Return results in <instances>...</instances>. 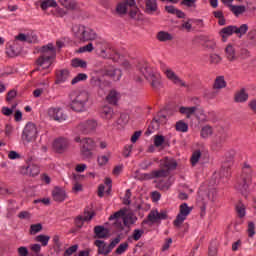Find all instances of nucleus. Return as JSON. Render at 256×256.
<instances>
[{
  "label": "nucleus",
  "instance_id": "f257e3e1",
  "mask_svg": "<svg viewBox=\"0 0 256 256\" xmlns=\"http://www.w3.org/2000/svg\"><path fill=\"white\" fill-rule=\"evenodd\" d=\"M57 59V50L53 43H49L40 48V56L36 59V65L41 69H49Z\"/></svg>",
  "mask_w": 256,
  "mask_h": 256
},
{
  "label": "nucleus",
  "instance_id": "f03ea898",
  "mask_svg": "<svg viewBox=\"0 0 256 256\" xmlns=\"http://www.w3.org/2000/svg\"><path fill=\"white\" fill-rule=\"evenodd\" d=\"M159 169L154 171V179H165L171 175V171L177 169V161L173 158L165 157L160 160Z\"/></svg>",
  "mask_w": 256,
  "mask_h": 256
},
{
  "label": "nucleus",
  "instance_id": "7ed1b4c3",
  "mask_svg": "<svg viewBox=\"0 0 256 256\" xmlns=\"http://www.w3.org/2000/svg\"><path fill=\"white\" fill-rule=\"evenodd\" d=\"M72 32L74 33L76 39H79L82 43H87V41H95L97 39V32L91 28H87L84 25L76 24L72 27Z\"/></svg>",
  "mask_w": 256,
  "mask_h": 256
},
{
  "label": "nucleus",
  "instance_id": "20e7f679",
  "mask_svg": "<svg viewBox=\"0 0 256 256\" xmlns=\"http://www.w3.org/2000/svg\"><path fill=\"white\" fill-rule=\"evenodd\" d=\"M140 73L144 75L145 79L150 82L151 87L154 89H161L163 87V81L161 80V74L152 70L151 67L144 65L140 68Z\"/></svg>",
  "mask_w": 256,
  "mask_h": 256
},
{
  "label": "nucleus",
  "instance_id": "39448f33",
  "mask_svg": "<svg viewBox=\"0 0 256 256\" xmlns=\"http://www.w3.org/2000/svg\"><path fill=\"white\" fill-rule=\"evenodd\" d=\"M169 219L167 210H158L157 208L150 210L146 219L143 221L145 225H155Z\"/></svg>",
  "mask_w": 256,
  "mask_h": 256
},
{
  "label": "nucleus",
  "instance_id": "423d86ee",
  "mask_svg": "<svg viewBox=\"0 0 256 256\" xmlns=\"http://www.w3.org/2000/svg\"><path fill=\"white\" fill-rule=\"evenodd\" d=\"M247 31H249V26L247 24H242L240 27L230 25V26L222 28L220 31V35H221L223 41H227V37H231V35H233V33H235L236 35H239V37H241L242 35H245V33H247Z\"/></svg>",
  "mask_w": 256,
  "mask_h": 256
},
{
  "label": "nucleus",
  "instance_id": "0eeeda50",
  "mask_svg": "<svg viewBox=\"0 0 256 256\" xmlns=\"http://www.w3.org/2000/svg\"><path fill=\"white\" fill-rule=\"evenodd\" d=\"M97 147L93 138H83L80 145V155L83 159H91L93 157V151Z\"/></svg>",
  "mask_w": 256,
  "mask_h": 256
},
{
  "label": "nucleus",
  "instance_id": "6e6552de",
  "mask_svg": "<svg viewBox=\"0 0 256 256\" xmlns=\"http://www.w3.org/2000/svg\"><path fill=\"white\" fill-rule=\"evenodd\" d=\"M39 131L37 130V125L32 122H29L25 125L22 132V141L24 143H33L37 139Z\"/></svg>",
  "mask_w": 256,
  "mask_h": 256
},
{
  "label": "nucleus",
  "instance_id": "1a4fd4ad",
  "mask_svg": "<svg viewBox=\"0 0 256 256\" xmlns=\"http://www.w3.org/2000/svg\"><path fill=\"white\" fill-rule=\"evenodd\" d=\"M161 67L165 77L168 79V81H171L173 85H177L178 87H187L185 81H183V79H181V77L175 73L174 69L165 64H163Z\"/></svg>",
  "mask_w": 256,
  "mask_h": 256
},
{
  "label": "nucleus",
  "instance_id": "9d476101",
  "mask_svg": "<svg viewBox=\"0 0 256 256\" xmlns=\"http://www.w3.org/2000/svg\"><path fill=\"white\" fill-rule=\"evenodd\" d=\"M87 101H89V93L80 92L75 99L71 102V109L73 111H77L80 113L81 111H85V105H87Z\"/></svg>",
  "mask_w": 256,
  "mask_h": 256
},
{
  "label": "nucleus",
  "instance_id": "9b49d317",
  "mask_svg": "<svg viewBox=\"0 0 256 256\" xmlns=\"http://www.w3.org/2000/svg\"><path fill=\"white\" fill-rule=\"evenodd\" d=\"M253 177V169L251 168V165H249L247 162L244 163L242 167V174L240 176V179L242 182H240L239 189H247L249 187V183H251V179Z\"/></svg>",
  "mask_w": 256,
  "mask_h": 256
},
{
  "label": "nucleus",
  "instance_id": "f8f14e48",
  "mask_svg": "<svg viewBox=\"0 0 256 256\" xmlns=\"http://www.w3.org/2000/svg\"><path fill=\"white\" fill-rule=\"evenodd\" d=\"M192 211V208L187 205V203H183L180 205L179 213L176 216V219L174 220V227H181L185 220L187 219V216L190 215Z\"/></svg>",
  "mask_w": 256,
  "mask_h": 256
},
{
  "label": "nucleus",
  "instance_id": "ddd939ff",
  "mask_svg": "<svg viewBox=\"0 0 256 256\" xmlns=\"http://www.w3.org/2000/svg\"><path fill=\"white\" fill-rule=\"evenodd\" d=\"M97 129V122L95 120H86L81 122L77 126V131L82 133L83 135H89V133H93Z\"/></svg>",
  "mask_w": 256,
  "mask_h": 256
},
{
  "label": "nucleus",
  "instance_id": "4468645a",
  "mask_svg": "<svg viewBox=\"0 0 256 256\" xmlns=\"http://www.w3.org/2000/svg\"><path fill=\"white\" fill-rule=\"evenodd\" d=\"M20 175H28V177H37L39 173H41V170L39 169V166L35 164H28L21 166L19 168Z\"/></svg>",
  "mask_w": 256,
  "mask_h": 256
},
{
  "label": "nucleus",
  "instance_id": "2eb2a0df",
  "mask_svg": "<svg viewBox=\"0 0 256 256\" xmlns=\"http://www.w3.org/2000/svg\"><path fill=\"white\" fill-rule=\"evenodd\" d=\"M48 117H50V119H52L53 121H58L59 123L67 119V115L63 112V109H61L60 107L49 108Z\"/></svg>",
  "mask_w": 256,
  "mask_h": 256
},
{
  "label": "nucleus",
  "instance_id": "dca6fc26",
  "mask_svg": "<svg viewBox=\"0 0 256 256\" xmlns=\"http://www.w3.org/2000/svg\"><path fill=\"white\" fill-rule=\"evenodd\" d=\"M53 148L55 149L56 153H65L67 149H69V139L65 137H59L54 140Z\"/></svg>",
  "mask_w": 256,
  "mask_h": 256
},
{
  "label": "nucleus",
  "instance_id": "f3484780",
  "mask_svg": "<svg viewBox=\"0 0 256 256\" xmlns=\"http://www.w3.org/2000/svg\"><path fill=\"white\" fill-rule=\"evenodd\" d=\"M94 41L96 51H100L101 57H103V59H107V48L109 47L107 42L99 37V35L94 39Z\"/></svg>",
  "mask_w": 256,
  "mask_h": 256
},
{
  "label": "nucleus",
  "instance_id": "a211bd4d",
  "mask_svg": "<svg viewBox=\"0 0 256 256\" xmlns=\"http://www.w3.org/2000/svg\"><path fill=\"white\" fill-rule=\"evenodd\" d=\"M131 7H135V0H122V2L116 6V13H118V15H125Z\"/></svg>",
  "mask_w": 256,
  "mask_h": 256
},
{
  "label": "nucleus",
  "instance_id": "6ab92c4d",
  "mask_svg": "<svg viewBox=\"0 0 256 256\" xmlns=\"http://www.w3.org/2000/svg\"><path fill=\"white\" fill-rule=\"evenodd\" d=\"M104 75L113 79V81H119L123 75L120 69L113 68V66L104 67Z\"/></svg>",
  "mask_w": 256,
  "mask_h": 256
},
{
  "label": "nucleus",
  "instance_id": "aec40b11",
  "mask_svg": "<svg viewBox=\"0 0 256 256\" xmlns=\"http://www.w3.org/2000/svg\"><path fill=\"white\" fill-rule=\"evenodd\" d=\"M52 198L54 201H56V203H63V201L67 199V193L65 190L55 187L52 191Z\"/></svg>",
  "mask_w": 256,
  "mask_h": 256
},
{
  "label": "nucleus",
  "instance_id": "412c9836",
  "mask_svg": "<svg viewBox=\"0 0 256 256\" xmlns=\"http://www.w3.org/2000/svg\"><path fill=\"white\" fill-rule=\"evenodd\" d=\"M225 57L227 61H230V63H233L234 61H237V51L235 50V46L228 44L225 48Z\"/></svg>",
  "mask_w": 256,
  "mask_h": 256
},
{
  "label": "nucleus",
  "instance_id": "4be33fe9",
  "mask_svg": "<svg viewBox=\"0 0 256 256\" xmlns=\"http://www.w3.org/2000/svg\"><path fill=\"white\" fill-rule=\"evenodd\" d=\"M159 6L157 5V0H145L144 13L147 15H153V13H157Z\"/></svg>",
  "mask_w": 256,
  "mask_h": 256
},
{
  "label": "nucleus",
  "instance_id": "5701e85b",
  "mask_svg": "<svg viewBox=\"0 0 256 256\" xmlns=\"http://www.w3.org/2000/svg\"><path fill=\"white\" fill-rule=\"evenodd\" d=\"M100 116L102 119H105V121H111L113 117H115V111L110 106H103L100 110Z\"/></svg>",
  "mask_w": 256,
  "mask_h": 256
},
{
  "label": "nucleus",
  "instance_id": "b1692460",
  "mask_svg": "<svg viewBox=\"0 0 256 256\" xmlns=\"http://www.w3.org/2000/svg\"><path fill=\"white\" fill-rule=\"evenodd\" d=\"M167 121V117L163 114H159L158 118H154L149 126V131L150 133L152 131H157V129H159V126L161 125V123H166Z\"/></svg>",
  "mask_w": 256,
  "mask_h": 256
},
{
  "label": "nucleus",
  "instance_id": "393cba45",
  "mask_svg": "<svg viewBox=\"0 0 256 256\" xmlns=\"http://www.w3.org/2000/svg\"><path fill=\"white\" fill-rule=\"evenodd\" d=\"M93 217H95V212H84L83 216H78L75 219L76 227H79L81 229V227H83V222L91 221V219H93Z\"/></svg>",
  "mask_w": 256,
  "mask_h": 256
},
{
  "label": "nucleus",
  "instance_id": "a878e982",
  "mask_svg": "<svg viewBox=\"0 0 256 256\" xmlns=\"http://www.w3.org/2000/svg\"><path fill=\"white\" fill-rule=\"evenodd\" d=\"M249 100V93L245 89L237 91L234 95L235 103H246Z\"/></svg>",
  "mask_w": 256,
  "mask_h": 256
},
{
  "label": "nucleus",
  "instance_id": "bb28decb",
  "mask_svg": "<svg viewBox=\"0 0 256 256\" xmlns=\"http://www.w3.org/2000/svg\"><path fill=\"white\" fill-rule=\"evenodd\" d=\"M94 245L98 247L99 255H109L111 253V249H109V247L107 248V244L105 243V241L96 240L94 242Z\"/></svg>",
  "mask_w": 256,
  "mask_h": 256
},
{
  "label": "nucleus",
  "instance_id": "cd10ccee",
  "mask_svg": "<svg viewBox=\"0 0 256 256\" xmlns=\"http://www.w3.org/2000/svg\"><path fill=\"white\" fill-rule=\"evenodd\" d=\"M197 106H192V107H185L182 106L179 108V112L181 115H186V119H191L195 113H197Z\"/></svg>",
  "mask_w": 256,
  "mask_h": 256
},
{
  "label": "nucleus",
  "instance_id": "c85d7f7f",
  "mask_svg": "<svg viewBox=\"0 0 256 256\" xmlns=\"http://www.w3.org/2000/svg\"><path fill=\"white\" fill-rule=\"evenodd\" d=\"M94 233L98 239H105L109 237V230L103 226H96L94 228Z\"/></svg>",
  "mask_w": 256,
  "mask_h": 256
},
{
  "label": "nucleus",
  "instance_id": "c756f323",
  "mask_svg": "<svg viewBox=\"0 0 256 256\" xmlns=\"http://www.w3.org/2000/svg\"><path fill=\"white\" fill-rule=\"evenodd\" d=\"M69 79V70H59L56 74V84L65 83Z\"/></svg>",
  "mask_w": 256,
  "mask_h": 256
},
{
  "label": "nucleus",
  "instance_id": "7c9ffc66",
  "mask_svg": "<svg viewBox=\"0 0 256 256\" xmlns=\"http://www.w3.org/2000/svg\"><path fill=\"white\" fill-rule=\"evenodd\" d=\"M156 39H158L160 43H167V41H173V36L167 31H160L157 33Z\"/></svg>",
  "mask_w": 256,
  "mask_h": 256
},
{
  "label": "nucleus",
  "instance_id": "2f4dec72",
  "mask_svg": "<svg viewBox=\"0 0 256 256\" xmlns=\"http://www.w3.org/2000/svg\"><path fill=\"white\" fill-rule=\"evenodd\" d=\"M62 5L68 11H77V9H79V3H77V0H64Z\"/></svg>",
  "mask_w": 256,
  "mask_h": 256
},
{
  "label": "nucleus",
  "instance_id": "473e14b6",
  "mask_svg": "<svg viewBox=\"0 0 256 256\" xmlns=\"http://www.w3.org/2000/svg\"><path fill=\"white\" fill-rule=\"evenodd\" d=\"M230 11L235 15V17H239V15H243L247 8L243 5H230Z\"/></svg>",
  "mask_w": 256,
  "mask_h": 256
},
{
  "label": "nucleus",
  "instance_id": "72a5a7b5",
  "mask_svg": "<svg viewBox=\"0 0 256 256\" xmlns=\"http://www.w3.org/2000/svg\"><path fill=\"white\" fill-rule=\"evenodd\" d=\"M226 87H227V82L225 81V77L224 76L216 77L213 84V89H225Z\"/></svg>",
  "mask_w": 256,
  "mask_h": 256
},
{
  "label": "nucleus",
  "instance_id": "f704fd0d",
  "mask_svg": "<svg viewBox=\"0 0 256 256\" xmlns=\"http://www.w3.org/2000/svg\"><path fill=\"white\" fill-rule=\"evenodd\" d=\"M106 101L110 103V105H117V101H119V93L115 90H111L106 97Z\"/></svg>",
  "mask_w": 256,
  "mask_h": 256
},
{
  "label": "nucleus",
  "instance_id": "c9c22d12",
  "mask_svg": "<svg viewBox=\"0 0 256 256\" xmlns=\"http://www.w3.org/2000/svg\"><path fill=\"white\" fill-rule=\"evenodd\" d=\"M17 41H25L26 43H35V41H37V36L34 35L31 37V35L29 34H19L18 36H16Z\"/></svg>",
  "mask_w": 256,
  "mask_h": 256
},
{
  "label": "nucleus",
  "instance_id": "e433bc0d",
  "mask_svg": "<svg viewBox=\"0 0 256 256\" xmlns=\"http://www.w3.org/2000/svg\"><path fill=\"white\" fill-rule=\"evenodd\" d=\"M211 135H213V127H211L209 125H205L204 127H202V129L200 131V137L202 139H209V137H211Z\"/></svg>",
  "mask_w": 256,
  "mask_h": 256
},
{
  "label": "nucleus",
  "instance_id": "4c0bfd02",
  "mask_svg": "<svg viewBox=\"0 0 256 256\" xmlns=\"http://www.w3.org/2000/svg\"><path fill=\"white\" fill-rule=\"evenodd\" d=\"M40 7L42 11H47L50 7H57V1L55 0H41Z\"/></svg>",
  "mask_w": 256,
  "mask_h": 256
},
{
  "label": "nucleus",
  "instance_id": "58836bf2",
  "mask_svg": "<svg viewBox=\"0 0 256 256\" xmlns=\"http://www.w3.org/2000/svg\"><path fill=\"white\" fill-rule=\"evenodd\" d=\"M171 185H173V182L171 181V178H169L166 181H159L157 183V188L160 189V191H169Z\"/></svg>",
  "mask_w": 256,
  "mask_h": 256
},
{
  "label": "nucleus",
  "instance_id": "ea45409f",
  "mask_svg": "<svg viewBox=\"0 0 256 256\" xmlns=\"http://www.w3.org/2000/svg\"><path fill=\"white\" fill-rule=\"evenodd\" d=\"M71 65L74 68L80 67L81 69H87V62L85 60H82L80 58L72 59Z\"/></svg>",
  "mask_w": 256,
  "mask_h": 256
},
{
  "label": "nucleus",
  "instance_id": "a19ab883",
  "mask_svg": "<svg viewBox=\"0 0 256 256\" xmlns=\"http://www.w3.org/2000/svg\"><path fill=\"white\" fill-rule=\"evenodd\" d=\"M176 131H179L180 133H187V131H189V125L183 120H180L176 123Z\"/></svg>",
  "mask_w": 256,
  "mask_h": 256
},
{
  "label": "nucleus",
  "instance_id": "79ce46f5",
  "mask_svg": "<svg viewBox=\"0 0 256 256\" xmlns=\"http://www.w3.org/2000/svg\"><path fill=\"white\" fill-rule=\"evenodd\" d=\"M49 239H51V237H49L48 235L40 234L36 236L35 241L41 243L42 247H47V245H49Z\"/></svg>",
  "mask_w": 256,
  "mask_h": 256
},
{
  "label": "nucleus",
  "instance_id": "37998d69",
  "mask_svg": "<svg viewBox=\"0 0 256 256\" xmlns=\"http://www.w3.org/2000/svg\"><path fill=\"white\" fill-rule=\"evenodd\" d=\"M225 141H227V134L223 133L219 136H216L215 141H214V145H215L216 149L221 147Z\"/></svg>",
  "mask_w": 256,
  "mask_h": 256
},
{
  "label": "nucleus",
  "instance_id": "c03bdc74",
  "mask_svg": "<svg viewBox=\"0 0 256 256\" xmlns=\"http://www.w3.org/2000/svg\"><path fill=\"white\" fill-rule=\"evenodd\" d=\"M137 221V218L133 214H127L123 217V223L124 225H133Z\"/></svg>",
  "mask_w": 256,
  "mask_h": 256
},
{
  "label": "nucleus",
  "instance_id": "a18cd8bd",
  "mask_svg": "<svg viewBox=\"0 0 256 256\" xmlns=\"http://www.w3.org/2000/svg\"><path fill=\"white\" fill-rule=\"evenodd\" d=\"M199 159H201V150H196L193 152L190 159L193 167H195V165L199 163Z\"/></svg>",
  "mask_w": 256,
  "mask_h": 256
},
{
  "label": "nucleus",
  "instance_id": "49530a36",
  "mask_svg": "<svg viewBox=\"0 0 256 256\" xmlns=\"http://www.w3.org/2000/svg\"><path fill=\"white\" fill-rule=\"evenodd\" d=\"M145 235V230L143 229H135L132 233L131 239L134 241H139Z\"/></svg>",
  "mask_w": 256,
  "mask_h": 256
},
{
  "label": "nucleus",
  "instance_id": "de8ad7c7",
  "mask_svg": "<svg viewBox=\"0 0 256 256\" xmlns=\"http://www.w3.org/2000/svg\"><path fill=\"white\" fill-rule=\"evenodd\" d=\"M80 81H87V74L79 73L72 79L71 85H77V83H79Z\"/></svg>",
  "mask_w": 256,
  "mask_h": 256
},
{
  "label": "nucleus",
  "instance_id": "09e8293b",
  "mask_svg": "<svg viewBox=\"0 0 256 256\" xmlns=\"http://www.w3.org/2000/svg\"><path fill=\"white\" fill-rule=\"evenodd\" d=\"M181 5L189 9H197V0H182Z\"/></svg>",
  "mask_w": 256,
  "mask_h": 256
},
{
  "label": "nucleus",
  "instance_id": "8fccbe9b",
  "mask_svg": "<svg viewBox=\"0 0 256 256\" xmlns=\"http://www.w3.org/2000/svg\"><path fill=\"white\" fill-rule=\"evenodd\" d=\"M127 249H129V243L123 242L118 246L115 253H116V255H123V253H125V251H127Z\"/></svg>",
  "mask_w": 256,
  "mask_h": 256
},
{
  "label": "nucleus",
  "instance_id": "3c124183",
  "mask_svg": "<svg viewBox=\"0 0 256 256\" xmlns=\"http://www.w3.org/2000/svg\"><path fill=\"white\" fill-rule=\"evenodd\" d=\"M128 11L131 19H139V8H137L136 4L132 6Z\"/></svg>",
  "mask_w": 256,
  "mask_h": 256
},
{
  "label": "nucleus",
  "instance_id": "603ef678",
  "mask_svg": "<svg viewBox=\"0 0 256 256\" xmlns=\"http://www.w3.org/2000/svg\"><path fill=\"white\" fill-rule=\"evenodd\" d=\"M196 110V117L200 120V121H207V116H205V110H203V108H199V106H197Z\"/></svg>",
  "mask_w": 256,
  "mask_h": 256
},
{
  "label": "nucleus",
  "instance_id": "864d4df0",
  "mask_svg": "<svg viewBox=\"0 0 256 256\" xmlns=\"http://www.w3.org/2000/svg\"><path fill=\"white\" fill-rule=\"evenodd\" d=\"M236 212H237L238 217L243 218L245 216V204L238 203L236 205Z\"/></svg>",
  "mask_w": 256,
  "mask_h": 256
},
{
  "label": "nucleus",
  "instance_id": "5fc2aeb1",
  "mask_svg": "<svg viewBox=\"0 0 256 256\" xmlns=\"http://www.w3.org/2000/svg\"><path fill=\"white\" fill-rule=\"evenodd\" d=\"M43 226L41 224H32L30 226V234L31 235H37L40 231H42Z\"/></svg>",
  "mask_w": 256,
  "mask_h": 256
},
{
  "label": "nucleus",
  "instance_id": "6e6d98bb",
  "mask_svg": "<svg viewBox=\"0 0 256 256\" xmlns=\"http://www.w3.org/2000/svg\"><path fill=\"white\" fill-rule=\"evenodd\" d=\"M165 143V136L163 135H156L154 136V145L155 147H161Z\"/></svg>",
  "mask_w": 256,
  "mask_h": 256
},
{
  "label": "nucleus",
  "instance_id": "4d7b16f0",
  "mask_svg": "<svg viewBox=\"0 0 256 256\" xmlns=\"http://www.w3.org/2000/svg\"><path fill=\"white\" fill-rule=\"evenodd\" d=\"M222 58L221 56H219V54H211L210 55V63L212 65H219V63H221Z\"/></svg>",
  "mask_w": 256,
  "mask_h": 256
},
{
  "label": "nucleus",
  "instance_id": "13d9d810",
  "mask_svg": "<svg viewBox=\"0 0 256 256\" xmlns=\"http://www.w3.org/2000/svg\"><path fill=\"white\" fill-rule=\"evenodd\" d=\"M95 49L93 43H88L87 45L79 48V53H91Z\"/></svg>",
  "mask_w": 256,
  "mask_h": 256
},
{
  "label": "nucleus",
  "instance_id": "bf43d9fd",
  "mask_svg": "<svg viewBox=\"0 0 256 256\" xmlns=\"http://www.w3.org/2000/svg\"><path fill=\"white\" fill-rule=\"evenodd\" d=\"M77 249H79V245H73L65 250L64 256H71L73 253H77Z\"/></svg>",
  "mask_w": 256,
  "mask_h": 256
},
{
  "label": "nucleus",
  "instance_id": "052dcab7",
  "mask_svg": "<svg viewBox=\"0 0 256 256\" xmlns=\"http://www.w3.org/2000/svg\"><path fill=\"white\" fill-rule=\"evenodd\" d=\"M123 204L124 205H131V190H126V193L123 198Z\"/></svg>",
  "mask_w": 256,
  "mask_h": 256
},
{
  "label": "nucleus",
  "instance_id": "680f3d73",
  "mask_svg": "<svg viewBox=\"0 0 256 256\" xmlns=\"http://www.w3.org/2000/svg\"><path fill=\"white\" fill-rule=\"evenodd\" d=\"M31 251H33V253H35L36 256H43L42 254L40 255L39 253H41V245L40 244H32L30 246Z\"/></svg>",
  "mask_w": 256,
  "mask_h": 256
},
{
  "label": "nucleus",
  "instance_id": "e2e57ef3",
  "mask_svg": "<svg viewBox=\"0 0 256 256\" xmlns=\"http://www.w3.org/2000/svg\"><path fill=\"white\" fill-rule=\"evenodd\" d=\"M120 217H125V211L120 210L115 212L113 215L109 217V221H113V219H119Z\"/></svg>",
  "mask_w": 256,
  "mask_h": 256
},
{
  "label": "nucleus",
  "instance_id": "0e129e2a",
  "mask_svg": "<svg viewBox=\"0 0 256 256\" xmlns=\"http://www.w3.org/2000/svg\"><path fill=\"white\" fill-rule=\"evenodd\" d=\"M247 231H248V236L253 237L255 235V223L249 222Z\"/></svg>",
  "mask_w": 256,
  "mask_h": 256
},
{
  "label": "nucleus",
  "instance_id": "69168bd1",
  "mask_svg": "<svg viewBox=\"0 0 256 256\" xmlns=\"http://www.w3.org/2000/svg\"><path fill=\"white\" fill-rule=\"evenodd\" d=\"M106 163H109V158L107 156L98 157V165H100V167H103Z\"/></svg>",
  "mask_w": 256,
  "mask_h": 256
},
{
  "label": "nucleus",
  "instance_id": "338daca9",
  "mask_svg": "<svg viewBox=\"0 0 256 256\" xmlns=\"http://www.w3.org/2000/svg\"><path fill=\"white\" fill-rule=\"evenodd\" d=\"M18 255L20 256H27L29 255V249H27V247L25 246H21L18 248Z\"/></svg>",
  "mask_w": 256,
  "mask_h": 256
},
{
  "label": "nucleus",
  "instance_id": "774afa93",
  "mask_svg": "<svg viewBox=\"0 0 256 256\" xmlns=\"http://www.w3.org/2000/svg\"><path fill=\"white\" fill-rule=\"evenodd\" d=\"M248 107H249V109L251 110L252 113H255V114H256V99L251 100V101L248 103Z\"/></svg>",
  "mask_w": 256,
  "mask_h": 256
}]
</instances>
